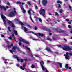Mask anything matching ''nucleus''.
Wrapping results in <instances>:
<instances>
[{
	"label": "nucleus",
	"mask_w": 72,
	"mask_h": 72,
	"mask_svg": "<svg viewBox=\"0 0 72 72\" xmlns=\"http://www.w3.org/2000/svg\"><path fill=\"white\" fill-rule=\"evenodd\" d=\"M21 29H24V31L25 32H26V33H33V34H34V35H36V36H38L37 35H38L39 36H44V34L43 33H38L37 34H36L35 33L32 32H28V31H27V28H26V27L24 26H22L21 27Z\"/></svg>",
	"instance_id": "1"
},
{
	"label": "nucleus",
	"mask_w": 72,
	"mask_h": 72,
	"mask_svg": "<svg viewBox=\"0 0 72 72\" xmlns=\"http://www.w3.org/2000/svg\"><path fill=\"white\" fill-rule=\"evenodd\" d=\"M16 10V9L15 8H14V11L11 12L10 14H9L8 16L10 17H14V16H15V14H17V13L15 11Z\"/></svg>",
	"instance_id": "2"
},
{
	"label": "nucleus",
	"mask_w": 72,
	"mask_h": 72,
	"mask_svg": "<svg viewBox=\"0 0 72 72\" xmlns=\"http://www.w3.org/2000/svg\"><path fill=\"white\" fill-rule=\"evenodd\" d=\"M16 49H17L20 52H21V51L20 50L19 48L16 46H13L12 47V50H10V51L11 53L13 54V52H15V51H16Z\"/></svg>",
	"instance_id": "3"
},
{
	"label": "nucleus",
	"mask_w": 72,
	"mask_h": 72,
	"mask_svg": "<svg viewBox=\"0 0 72 72\" xmlns=\"http://www.w3.org/2000/svg\"><path fill=\"white\" fill-rule=\"evenodd\" d=\"M53 30H55L57 32H62L63 33L65 32L64 31L61 30L59 28H54Z\"/></svg>",
	"instance_id": "4"
},
{
	"label": "nucleus",
	"mask_w": 72,
	"mask_h": 72,
	"mask_svg": "<svg viewBox=\"0 0 72 72\" xmlns=\"http://www.w3.org/2000/svg\"><path fill=\"white\" fill-rule=\"evenodd\" d=\"M39 12L40 14L43 15L44 17H45V16L44 15H45V10L42 8H41L40 11H39Z\"/></svg>",
	"instance_id": "5"
},
{
	"label": "nucleus",
	"mask_w": 72,
	"mask_h": 72,
	"mask_svg": "<svg viewBox=\"0 0 72 72\" xmlns=\"http://www.w3.org/2000/svg\"><path fill=\"white\" fill-rule=\"evenodd\" d=\"M40 66L41 67L42 69L44 71V70L46 69V67H44V62L42 61L41 62H40Z\"/></svg>",
	"instance_id": "6"
},
{
	"label": "nucleus",
	"mask_w": 72,
	"mask_h": 72,
	"mask_svg": "<svg viewBox=\"0 0 72 72\" xmlns=\"http://www.w3.org/2000/svg\"><path fill=\"white\" fill-rule=\"evenodd\" d=\"M19 41H22V42H24V43H25L27 44H29V43H28V42L26 40H25L24 39L22 38H19Z\"/></svg>",
	"instance_id": "7"
},
{
	"label": "nucleus",
	"mask_w": 72,
	"mask_h": 72,
	"mask_svg": "<svg viewBox=\"0 0 72 72\" xmlns=\"http://www.w3.org/2000/svg\"><path fill=\"white\" fill-rule=\"evenodd\" d=\"M15 20H16L15 22H16L17 23H18L19 24H21V26H23L24 24H23L22 22H21V21H19V19H15Z\"/></svg>",
	"instance_id": "8"
},
{
	"label": "nucleus",
	"mask_w": 72,
	"mask_h": 72,
	"mask_svg": "<svg viewBox=\"0 0 72 72\" xmlns=\"http://www.w3.org/2000/svg\"><path fill=\"white\" fill-rule=\"evenodd\" d=\"M7 22L8 23H9L10 26H11L12 27H15V26L14 25V24L12 22V21H9V20H7Z\"/></svg>",
	"instance_id": "9"
},
{
	"label": "nucleus",
	"mask_w": 72,
	"mask_h": 72,
	"mask_svg": "<svg viewBox=\"0 0 72 72\" xmlns=\"http://www.w3.org/2000/svg\"><path fill=\"white\" fill-rule=\"evenodd\" d=\"M47 0H42V3L44 6H45L47 4Z\"/></svg>",
	"instance_id": "10"
},
{
	"label": "nucleus",
	"mask_w": 72,
	"mask_h": 72,
	"mask_svg": "<svg viewBox=\"0 0 72 72\" xmlns=\"http://www.w3.org/2000/svg\"><path fill=\"white\" fill-rule=\"evenodd\" d=\"M69 54V53L68 52L66 53V55H64V56L65 57V58L66 59H68L69 60V56L68 55Z\"/></svg>",
	"instance_id": "11"
},
{
	"label": "nucleus",
	"mask_w": 72,
	"mask_h": 72,
	"mask_svg": "<svg viewBox=\"0 0 72 72\" xmlns=\"http://www.w3.org/2000/svg\"><path fill=\"white\" fill-rule=\"evenodd\" d=\"M1 17L4 22V23L5 24H6V21L5 20L6 18L5 17L4 15H1Z\"/></svg>",
	"instance_id": "12"
},
{
	"label": "nucleus",
	"mask_w": 72,
	"mask_h": 72,
	"mask_svg": "<svg viewBox=\"0 0 72 72\" xmlns=\"http://www.w3.org/2000/svg\"><path fill=\"white\" fill-rule=\"evenodd\" d=\"M20 8L21 9V10H22L23 11V12L25 14L26 13V10L24 9V8H23V6L21 5H20Z\"/></svg>",
	"instance_id": "13"
},
{
	"label": "nucleus",
	"mask_w": 72,
	"mask_h": 72,
	"mask_svg": "<svg viewBox=\"0 0 72 72\" xmlns=\"http://www.w3.org/2000/svg\"><path fill=\"white\" fill-rule=\"evenodd\" d=\"M22 47L23 48H26V49H27L28 50L29 52H31V50H30V48L27 47V46H24V45H23Z\"/></svg>",
	"instance_id": "14"
},
{
	"label": "nucleus",
	"mask_w": 72,
	"mask_h": 72,
	"mask_svg": "<svg viewBox=\"0 0 72 72\" xmlns=\"http://www.w3.org/2000/svg\"><path fill=\"white\" fill-rule=\"evenodd\" d=\"M4 62L5 63V64H8V63L7 62L9 61V60H8V59H6L4 58Z\"/></svg>",
	"instance_id": "15"
},
{
	"label": "nucleus",
	"mask_w": 72,
	"mask_h": 72,
	"mask_svg": "<svg viewBox=\"0 0 72 72\" xmlns=\"http://www.w3.org/2000/svg\"><path fill=\"white\" fill-rule=\"evenodd\" d=\"M25 66H26V64L24 63V64L23 65V68L22 67V66H20V68L22 70H24V68H25Z\"/></svg>",
	"instance_id": "16"
},
{
	"label": "nucleus",
	"mask_w": 72,
	"mask_h": 72,
	"mask_svg": "<svg viewBox=\"0 0 72 72\" xmlns=\"http://www.w3.org/2000/svg\"><path fill=\"white\" fill-rule=\"evenodd\" d=\"M46 49L48 51H49V52H50V53H53L52 51H51V50H50V48H49V47H46Z\"/></svg>",
	"instance_id": "17"
},
{
	"label": "nucleus",
	"mask_w": 72,
	"mask_h": 72,
	"mask_svg": "<svg viewBox=\"0 0 72 72\" xmlns=\"http://www.w3.org/2000/svg\"><path fill=\"white\" fill-rule=\"evenodd\" d=\"M17 4H22V5H24L25 4V3H22L21 2L18 1L17 2Z\"/></svg>",
	"instance_id": "18"
},
{
	"label": "nucleus",
	"mask_w": 72,
	"mask_h": 72,
	"mask_svg": "<svg viewBox=\"0 0 72 72\" xmlns=\"http://www.w3.org/2000/svg\"><path fill=\"white\" fill-rule=\"evenodd\" d=\"M0 8L2 10L3 9H4V11H6V8H5L4 7V6H1V5H0Z\"/></svg>",
	"instance_id": "19"
},
{
	"label": "nucleus",
	"mask_w": 72,
	"mask_h": 72,
	"mask_svg": "<svg viewBox=\"0 0 72 72\" xmlns=\"http://www.w3.org/2000/svg\"><path fill=\"white\" fill-rule=\"evenodd\" d=\"M46 21L48 22H49L52 21V19L48 18L47 19Z\"/></svg>",
	"instance_id": "20"
},
{
	"label": "nucleus",
	"mask_w": 72,
	"mask_h": 72,
	"mask_svg": "<svg viewBox=\"0 0 72 72\" xmlns=\"http://www.w3.org/2000/svg\"><path fill=\"white\" fill-rule=\"evenodd\" d=\"M26 26H27V27H28L29 28H31V26L28 24H26Z\"/></svg>",
	"instance_id": "21"
},
{
	"label": "nucleus",
	"mask_w": 72,
	"mask_h": 72,
	"mask_svg": "<svg viewBox=\"0 0 72 72\" xmlns=\"http://www.w3.org/2000/svg\"><path fill=\"white\" fill-rule=\"evenodd\" d=\"M13 46V43H11V45L8 46V49H10V48H11V46Z\"/></svg>",
	"instance_id": "22"
},
{
	"label": "nucleus",
	"mask_w": 72,
	"mask_h": 72,
	"mask_svg": "<svg viewBox=\"0 0 72 72\" xmlns=\"http://www.w3.org/2000/svg\"><path fill=\"white\" fill-rule=\"evenodd\" d=\"M32 10L31 9H29V10H28V13L29 14V15H31V11Z\"/></svg>",
	"instance_id": "23"
},
{
	"label": "nucleus",
	"mask_w": 72,
	"mask_h": 72,
	"mask_svg": "<svg viewBox=\"0 0 72 72\" xmlns=\"http://www.w3.org/2000/svg\"><path fill=\"white\" fill-rule=\"evenodd\" d=\"M63 10L62 9H60L59 11V12L60 13H63Z\"/></svg>",
	"instance_id": "24"
},
{
	"label": "nucleus",
	"mask_w": 72,
	"mask_h": 72,
	"mask_svg": "<svg viewBox=\"0 0 72 72\" xmlns=\"http://www.w3.org/2000/svg\"><path fill=\"white\" fill-rule=\"evenodd\" d=\"M14 32L15 35H18V34H17V32L15 31V30H14Z\"/></svg>",
	"instance_id": "25"
},
{
	"label": "nucleus",
	"mask_w": 72,
	"mask_h": 72,
	"mask_svg": "<svg viewBox=\"0 0 72 72\" xmlns=\"http://www.w3.org/2000/svg\"><path fill=\"white\" fill-rule=\"evenodd\" d=\"M55 14L56 16H59V14L57 12H55Z\"/></svg>",
	"instance_id": "26"
},
{
	"label": "nucleus",
	"mask_w": 72,
	"mask_h": 72,
	"mask_svg": "<svg viewBox=\"0 0 72 72\" xmlns=\"http://www.w3.org/2000/svg\"><path fill=\"white\" fill-rule=\"evenodd\" d=\"M69 8L70 10H71V11H72V7H71V6H70V5H69Z\"/></svg>",
	"instance_id": "27"
},
{
	"label": "nucleus",
	"mask_w": 72,
	"mask_h": 72,
	"mask_svg": "<svg viewBox=\"0 0 72 72\" xmlns=\"http://www.w3.org/2000/svg\"><path fill=\"white\" fill-rule=\"evenodd\" d=\"M65 67L67 69L68 68V64H66L65 66Z\"/></svg>",
	"instance_id": "28"
},
{
	"label": "nucleus",
	"mask_w": 72,
	"mask_h": 72,
	"mask_svg": "<svg viewBox=\"0 0 72 72\" xmlns=\"http://www.w3.org/2000/svg\"><path fill=\"white\" fill-rule=\"evenodd\" d=\"M57 3H59V4H62V2L60 1H57Z\"/></svg>",
	"instance_id": "29"
},
{
	"label": "nucleus",
	"mask_w": 72,
	"mask_h": 72,
	"mask_svg": "<svg viewBox=\"0 0 72 72\" xmlns=\"http://www.w3.org/2000/svg\"><path fill=\"white\" fill-rule=\"evenodd\" d=\"M32 40H34V41H39V39H35L33 38H32Z\"/></svg>",
	"instance_id": "30"
},
{
	"label": "nucleus",
	"mask_w": 72,
	"mask_h": 72,
	"mask_svg": "<svg viewBox=\"0 0 72 72\" xmlns=\"http://www.w3.org/2000/svg\"><path fill=\"white\" fill-rule=\"evenodd\" d=\"M47 40H48V41H52V40L50 38H47Z\"/></svg>",
	"instance_id": "31"
},
{
	"label": "nucleus",
	"mask_w": 72,
	"mask_h": 72,
	"mask_svg": "<svg viewBox=\"0 0 72 72\" xmlns=\"http://www.w3.org/2000/svg\"><path fill=\"white\" fill-rule=\"evenodd\" d=\"M38 19L40 22H42V20L41 19V18H39Z\"/></svg>",
	"instance_id": "32"
},
{
	"label": "nucleus",
	"mask_w": 72,
	"mask_h": 72,
	"mask_svg": "<svg viewBox=\"0 0 72 72\" xmlns=\"http://www.w3.org/2000/svg\"><path fill=\"white\" fill-rule=\"evenodd\" d=\"M30 19H31V21H32V22H33V23H34V22L33 21V20H32V19L31 18V16H30Z\"/></svg>",
	"instance_id": "33"
},
{
	"label": "nucleus",
	"mask_w": 72,
	"mask_h": 72,
	"mask_svg": "<svg viewBox=\"0 0 72 72\" xmlns=\"http://www.w3.org/2000/svg\"><path fill=\"white\" fill-rule=\"evenodd\" d=\"M58 64L59 65L60 67H62V64H61V63H58Z\"/></svg>",
	"instance_id": "34"
},
{
	"label": "nucleus",
	"mask_w": 72,
	"mask_h": 72,
	"mask_svg": "<svg viewBox=\"0 0 72 72\" xmlns=\"http://www.w3.org/2000/svg\"><path fill=\"white\" fill-rule=\"evenodd\" d=\"M14 57L15 58H18V57L17 55H15L14 56Z\"/></svg>",
	"instance_id": "35"
},
{
	"label": "nucleus",
	"mask_w": 72,
	"mask_h": 72,
	"mask_svg": "<svg viewBox=\"0 0 72 72\" xmlns=\"http://www.w3.org/2000/svg\"><path fill=\"white\" fill-rule=\"evenodd\" d=\"M31 67L32 68H34L35 67V66L33 65H32Z\"/></svg>",
	"instance_id": "36"
},
{
	"label": "nucleus",
	"mask_w": 72,
	"mask_h": 72,
	"mask_svg": "<svg viewBox=\"0 0 72 72\" xmlns=\"http://www.w3.org/2000/svg\"><path fill=\"white\" fill-rule=\"evenodd\" d=\"M27 4H28V5H31V4L30 3V2H27Z\"/></svg>",
	"instance_id": "37"
},
{
	"label": "nucleus",
	"mask_w": 72,
	"mask_h": 72,
	"mask_svg": "<svg viewBox=\"0 0 72 72\" xmlns=\"http://www.w3.org/2000/svg\"><path fill=\"white\" fill-rule=\"evenodd\" d=\"M7 4L8 5H10V4H9V3L8 1L7 2Z\"/></svg>",
	"instance_id": "38"
},
{
	"label": "nucleus",
	"mask_w": 72,
	"mask_h": 72,
	"mask_svg": "<svg viewBox=\"0 0 72 72\" xmlns=\"http://www.w3.org/2000/svg\"><path fill=\"white\" fill-rule=\"evenodd\" d=\"M21 62L22 63H23V59H21Z\"/></svg>",
	"instance_id": "39"
},
{
	"label": "nucleus",
	"mask_w": 72,
	"mask_h": 72,
	"mask_svg": "<svg viewBox=\"0 0 72 72\" xmlns=\"http://www.w3.org/2000/svg\"><path fill=\"white\" fill-rule=\"evenodd\" d=\"M35 8L36 10H37V9H38V7L36 6H35Z\"/></svg>",
	"instance_id": "40"
},
{
	"label": "nucleus",
	"mask_w": 72,
	"mask_h": 72,
	"mask_svg": "<svg viewBox=\"0 0 72 72\" xmlns=\"http://www.w3.org/2000/svg\"><path fill=\"white\" fill-rule=\"evenodd\" d=\"M68 27L69 28H71V26L70 25H68Z\"/></svg>",
	"instance_id": "41"
},
{
	"label": "nucleus",
	"mask_w": 72,
	"mask_h": 72,
	"mask_svg": "<svg viewBox=\"0 0 72 72\" xmlns=\"http://www.w3.org/2000/svg\"><path fill=\"white\" fill-rule=\"evenodd\" d=\"M35 57H40V55H35Z\"/></svg>",
	"instance_id": "42"
},
{
	"label": "nucleus",
	"mask_w": 72,
	"mask_h": 72,
	"mask_svg": "<svg viewBox=\"0 0 72 72\" xmlns=\"http://www.w3.org/2000/svg\"><path fill=\"white\" fill-rule=\"evenodd\" d=\"M8 29L10 32H11V30H10V27H8Z\"/></svg>",
	"instance_id": "43"
},
{
	"label": "nucleus",
	"mask_w": 72,
	"mask_h": 72,
	"mask_svg": "<svg viewBox=\"0 0 72 72\" xmlns=\"http://www.w3.org/2000/svg\"><path fill=\"white\" fill-rule=\"evenodd\" d=\"M8 38L9 39H10V40H11V39H12V37H8Z\"/></svg>",
	"instance_id": "44"
},
{
	"label": "nucleus",
	"mask_w": 72,
	"mask_h": 72,
	"mask_svg": "<svg viewBox=\"0 0 72 72\" xmlns=\"http://www.w3.org/2000/svg\"><path fill=\"white\" fill-rule=\"evenodd\" d=\"M1 36L2 37H4V35H1Z\"/></svg>",
	"instance_id": "45"
},
{
	"label": "nucleus",
	"mask_w": 72,
	"mask_h": 72,
	"mask_svg": "<svg viewBox=\"0 0 72 72\" xmlns=\"http://www.w3.org/2000/svg\"><path fill=\"white\" fill-rule=\"evenodd\" d=\"M58 8H60L61 7V6H60V4H58Z\"/></svg>",
	"instance_id": "46"
},
{
	"label": "nucleus",
	"mask_w": 72,
	"mask_h": 72,
	"mask_svg": "<svg viewBox=\"0 0 72 72\" xmlns=\"http://www.w3.org/2000/svg\"><path fill=\"white\" fill-rule=\"evenodd\" d=\"M21 44H22V43H21V42H20L19 43V46H21Z\"/></svg>",
	"instance_id": "47"
},
{
	"label": "nucleus",
	"mask_w": 72,
	"mask_h": 72,
	"mask_svg": "<svg viewBox=\"0 0 72 72\" xmlns=\"http://www.w3.org/2000/svg\"><path fill=\"white\" fill-rule=\"evenodd\" d=\"M16 66H17V67H19V64H16Z\"/></svg>",
	"instance_id": "48"
},
{
	"label": "nucleus",
	"mask_w": 72,
	"mask_h": 72,
	"mask_svg": "<svg viewBox=\"0 0 72 72\" xmlns=\"http://www.w3.org/2000/svg\"><path fill=\"white\" fill-rule=\"evenodd\" d=\"M65 20L66 21V22H68L69 20V19H65Z\"/></svg>",
	"instance_id": "49"
},
{
	"label": "nucleus",
	"mask_w": 72,
	"mask_h": 72,
	"mask_svg": "<svg viewBox=\"0 0 72 72\" xmlns=\"http://www.w3.org/2000/svg\"><path fill=\"white\" fill-rule=\"evenodd\" d=\"M48 14L49 15H52V14H51V13H49Z\"/></svg>",
	"instance_id": "50"
},
{
	"label": "nucleus",
	"mask_w": 72,
	"mask_h": 72,
	"mask_svg": "<svg viewBox=\"0 0 72 72\" xmlns=\"http://www.w3.org/2000/svg\"><path fill=\"white\" fill-rule=\"evenodd\" d=\"M69 54H70V55H71V56H72V53H69Z\"/></svg>",
	"instance_id": "51"
},
{
	"label": "nucleus",
	"mask_w": 72,
	"mask_h": 72,
	"mask_svg": "<svg viewBox=\"0 0 72 72\" xmlns=\"http://www.w3.org/2000/svg\"><path fill=\"white\" fill-rule=\"evenodd\" d=\"M68 23L69 24H71V21H69L68 22Z\"/></svg>",
	"instance_id": "52"
},
{
	"label": "nucleus",
	"mask_w": 72,
	"mask_h": 72,
	"mask_svg": "<svg viewBox=\"0 0 72 72\" xmlns=\"http://www.w3.org/2000/svg\"><path fill=\"white\" fill-rule=\"evenodd\" d=\"M51 35H52V34L51 33H49V35H50V36Z\"/></svg>",
	"instance_id": "53"
},
{
	"label": "nucleus",
	"mask_w": 72,
	"mask_h": 72,
	"mask_svg": "<svg viewBox=\"0 0 72 72\" xmlns=\"http://www.w3.org/2000/svg\"><path fill=\"white\" fill-rule=\"evenodd\" d=\"M17 60L18 62H19V58H17Z\"/></svg>",
	"instance_id": "54"
},
{
	"label": "nucleus",
	"mask_w": 72,
	"mask_h": 72,
	"mask_svg": "<svg viewBox=\"0 0 72 72\" xmlns=\"http://www.w3.org/2000/svg\"><path fill=\"white\" fill-rule=\"evenodd\" d=\"M55 53L56 54H58V52H55Z\"/></svg>",
	"instance_id": "55"
},
{
	"label": "nucleus",
	"mask_w": 72,
	"mask_h": 72,
	"mask_svg": "<svg viewBox=\"0 0 72 72\" xmlns=\"http://www.w3.org/2000/svg\"><path fill=\"white\" fill-rule=\"evenodd\" d=\"M35 30H37V27H35Z\"/></svg>",
	"instance_id": "56"
},
{
	"label": "nucleus",
	"mask_w": 72,
	"mask_h": 72,
	"mask_svg": "<svg viewBox=\"0 0 72 72\" xmlns=\"http://www.w3.org/2000/svg\"><path fill=\"white\" fill-rule=\"evenodd\" d=\"M64 40H65V41H67V40L65 38L64 39Z\"/></svg>",
	"instance_id": "57"
},
{
	"label": "nucleus",
	"mask_w": 72,
	"mask_h": 72,
	"mask_svg": "<svg viewBox=\"0 0 72 72\" xmlns=\"http://www.w3.org/2000/svg\"><path fill=\"white\" fill-rule=\"evenodd\" d=\"M53 40H55V38H54V37H53Z\"/></svg>",
	"instance_id": "58"
},
{
	"label": "nucleus",
	"mask_w": 72,
	"mask_h": 72,
	"mask_svg": "<svg viewBox=\"0 0 72 72\" xmlns=\"http://www.w3.org/2000/svg\"><path fill=\"white\" fill-rule=\"evenodd\" d=\"M39 4H40V1H38Z\"/></svg>",
	"instance_id": "59"
},
{
	"label": "nucleus",
	"mask_w": 72,
	"mask_h": 72,
	"mask_svg": "<svg viewBox=\"0 0 72 72\" xmlns=\"http://www.w3.org/2000/svg\"><path fill=\"white\" fill-rule=\"evenodd\" d=\"M25 61H26V60H27V58H25L24 59Z\"/></svg>",
	"instance_id": "60"
},
{
	"label": "nucleus",
	"mask_w": 72,
	"mask_h": 72,
	"mask_svg": "<svg viewBox=\"0 0 72 72\" xmlns=\"http://www.w3.org/2000/svg\"><path fill=\"white\" fill-rule=\"evenodd\" d=\"M8 8H9V6H6V9H8Z\"/></svg>",
	"instance_id": "61"
},
{
	"label": "nucleus",
	"mask_w": 72,
	"mask_h": 72,
	"mask_svg": "<svg viewBox=\"0 0 72 72\" xmlns=\"http://www.w3.org/2000/svg\"><path fill=\"white\" fill-rule=\"evenodd\" d=\"M14 34H13L12 35V36H14Z\"/></svg>",
	"instance_id": "62"
},
{
	"label": "nucleus",
	"mask_w": 72,
	"mask_h": 72,
	"mask_svg": "<svg viewBox=\"0 0 72 72\" xmlns=\"http://www.w3.org/2000/svg\"><path fill=\"white\" fill-rule=\"evenodd\" d=\"M61 46V45H58V48H60Z\"/></svg>",
	"instance_id": "63"
},
{
	"label": "nucleus",
	"mask_w": 72,
	"mask_h": 72,
	"mask_svg": "<svg viewBox=\"0 0 72 72\" xmlns=\"http://www.w3.org/2000/svg\"><path fill=\"white\" fill-rule=\"evenodd\" d=\"M70 32H71V33H72V30H71L70 31Z\"/></svg>",
	"instance_id": "64"
}]
</instances>
